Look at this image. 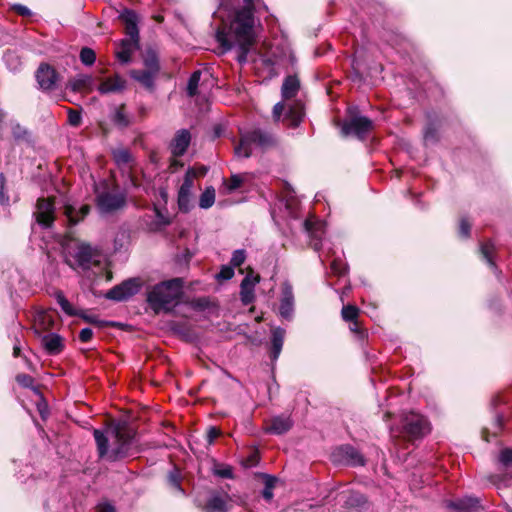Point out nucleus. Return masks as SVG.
<instances>
[{
    "label": "nucleus",
    "mask_w": 512,
    "mask_h": 512,
    "mask_svg": "<svg viewBox=\"0 0 512 512\" xmlns=\"http://www.w3.org/2000/svg\"><path fill=\"white\" fill-rule=\"evenodd\" d=\"M447 506L457 512H478L483 510L480 500L476 497H465L450 501Z\"/></svg>",
    "instance_id": "obj_29"
},
{
    "label": "nucleus",
    "mask_w": 512,
    "mask_h": 512,
    "mask_svg": "<svg viewBox=\"0 0 512 512\" xmlns=\"http://www.w3.org/2000/svg\"><path fill=\"white\" fill-rule=\"evenodd\" d=\"M112 156L115 163L120 167L122 165H127L132 160V155L130 151L126 148L114 149L112 151Z\"/></svg>",
    "instance_id": "obj_45"
},
{
    "label": "nucleus",
    "mask_w": 512,
    "mask_h": 512,
    "mask_svg": "<svg viewBox=\"0 0 512 512\" xmlns=\"http://www.w3.org/2000/svg\"><path fill=\"white\" fill-rule=\"evenodd\" d=\"M66 88L74 93H91L94 89V79L91 75L80 74L77 77L70 78Z\"/></svg>",
    "instance_id": "obj_26"
},
{
    "label": "nucleus",
    "mask_w": 512,
    "mask_h": 512,
    "mask_svg": "<svg viewBox=\"0 0 512 512\" xmlns=\"http://www.w3.org/2000/svg\"><path fill=\"white\" fill-rule=\"evenodd\" d=\"M139 47V41H134L132 39H122L120 41V49L116 52L117 59L123 63H129L131 61L132 53L135 49Z\"/></svg>",
    "instance_id": "obj_33"
},
{
    "label": "nucleus",
    "mask_w": 512,
    "mask_h": 512,
    "mask_svg": "<svg viewBox=\"0 0 512 512\" xmlns=\"http://www.w3.org/2000/svg\"><path fill=\"white\" fill-rule=\"evenodd\" d=\"M295 306V297L293 288L289 283H284L281 289V299L279 304V315L282 318L289 319L293 317Z\"/></svg>",
    "instance_id": "obj_17"
},
{
    "label": "nucleus",
    "mask_w": 512,
    "mask_h": 512,
    "mask_svg": "<svg viewBox=\"0 0 512 512\" xmlns=\"http://www.w3.org/2000/svg\"><path fill=\"white\" fill-rule=\"evenodd\" d=\"M427 123L424 127L423 138L425 144L437 143L439 141L438 130L441 126V120L438 115L434 112H429L426 114Z\"/></svg>",
    "instance_id": "obj_24"
},
{
    "label": "nucleus",
    "mask_w": 512,
    "mask_h": 512,
    "mask_svg": "<svg viewBox=\"0 0 512 512\" xmlns=\"http://www.w3.org/2000/svg\"><path fill=\"white\" fill-rule=\"evenodd\" d=\"M305 231L311 236L312 239L316 240L314 243L315 249H318L320 244V238L322 234V225L312 219H306L303 223Z\"/></svg>",
    "instance_id": "obj_36"
},
{
    "label": "nucleus",
    "mask_w": 512,
    "mask_h": 512,
    "mask_svg": "<svg viewBox=\"0 0 512 512\" xmlns=\"http://www.w3.org/2000/svg\"><path fill=\"white\" fill-rule=\"evenodd\" d=\"M161 329L170 332L180 340L187 343H197L204 334L202 327L192 322H162Z\"/></svg>",
    "instance_id": "obj_6"
},
{
    "label": "nucleus",
    "mask_w": 512,
    "mask_h": 512,
    "mask_svg": "<svg viewBox=\"0 0 512 512\" xmlns=\"http://www.w3.org/2000/svg\"><path fill=\"white\" fill-rule=\"evenodd\" d=\"M246 259V252L244 249L235 250L232 254L230 264L232 267H240Z\"/></svg>",
    "instance_id": "obj_58"
},
{
    "label": "nucleus",
    "mask_w": 512,
    "mask_h": 512,
    "mask_svg": "<svg viewBox=\"0 0 512 512\" xmlns=\"http://www.w3.org/2000/svg\"><path fill=\"white\" fill-rule=\"evenodd\" d=\"M184 280L180 277L161 281L147 293V303L155 315L172 313L183 301Z\"/></svg>",
    "instance_id": "obj_2"
},
{
    "label": "nucleus",
    "mask_w": 512,
    "mask_h": 512,
    "mask_svg": "<svg viewBox=\"0 0 512 512\" xmlns=\"http://www.w3.org/2000/svg\"><path fill=\"white\" fill-rule=\"evenodd\" d=\"M96 206L101 213L109 214L123 209L127 204L126 194L124 192L112 193L110 191L98 192L95 187Z\"/></svg>",
    "instance_id": "obj_8"
},
{
    "label": "nucleus",
    "mask_w": 512,
    "mask_h": 512,
    "mask_svg": "<svg viewBox=\"0 0 512 512\" xmlns=\"http://www.w3.org/2000/svg\"><path fill=\"white\" fill-rule=\"evenodd\" d=\"M119 19L125 24V33L134 41H139L138 15L134 10L124 9Z\"/></svg>",
    "instance_id": "obj_25"
},
{
    "label": "nucleus",
    "mask_w": 512,
    "mask_h": 512,
    "mask_svg": "<svg viewBox=\"0 0 512 512\" xmlns=\"http://www.w3.org/2000/svg\"><path fill=\"white\" fill-rule=\"evenodd\" d=\"M286 335L287 331L285 328L275 325L270 326L269 341L266 344V349L272 369L281 355Z\"/></svg>",
    "instance_id": "obj_11"
},
{
    "label": "nucleus",
    "mask_w": 512,
    "mask_h": 512,
    "mask_svg": "<svg viewBox=\"0 0 512 512\" xmlns=\"http://www.w3.org/2000/svg\"><path fill=\"white\" fill-rule=\"evenodd\" d=\"M234 276V267L223 265L217 274L219 280H230Z\"/></svg>",
    "instance_id": "obj_64"
},
{
    "label": "nucleus",
    "mask_w": 512,
    "mask_h": 512,
    "mask_svg": "<svg viewBox=\"0 0 512 512\" xmlns=\"http://www.w3.org/2000/svg\"><path fill=\"white\" fill-rule=\"evenodd\" d=\"M142 287L139 277L129 278L112 287L106 293V298L114 301H124L136 295Z\"/></svg>",
    "instance_id": "obj_10"
},
{
    "label": "nucleus",
    "mask_w": 512,
    "mask_h": 512,
    "mask_svg": "<svg viewBox=\"0 0 512 512\" xmlns=\"http://www.w3.org/2000/svg\"><path fill=\"white\" fill-rule=\"evenodd\" d=\"M349 330L359 340H364L368 336L367 329L363 326V322H349Z\"/></svg>",
    "instance_id": "obj_52"
},
{
    "label": "nucleus",
    "mask_w": 512,
    "mask_h": 512,
    "mask_svg": "<svg viewBox=\"0 0 512 512\" xmlns=\"http://www.w3.org/2000/svg\"><path fill=\"white\" fill-rule=\"evenodd\" d=\"M97 255L98 251L93 249L89 243L80 242L76 247L75 253L72 254L75 262L71 261L69 258H66L65 263L72 269H75V265H77L84 270H88L92 264H99V261H94V257Z\"/></svg>",
    "instance_id": "obj_12"
},
{
    "label": "nucleus",
    "mask_w": 512,
    "mask_h": 512,
    "mask_svg": "<svg viewBox=\"0 0 512 512\" xmlns=\"http://www.w3.org/2000/svg\"><path fill=\"white\" fill-rule=\"evenodd\" d=\"M498 462L505 469H508L510 466H512V449L508 447L502 449L498 456Z\"/></svg>",
    "instance_id": "obj_54"
},
{
    "label": "nucleus",
    "mask_w": 512,
    "mask_h": 512,
    "mask_svg": "<svg viewBox=\"0 0 512 512\" xmlns=\"http://www.w3.org/2000/svg\"><path fill=\"white\" fill-rule=\"evenodd\" d=\"M6 176L4 173H0V204L8 205L9 204V195L6 191Z\"/></svg>",
    "instance_id": "obj_59"
},
{
    "label": "nucleus",
    "mask_w": 512,
    "mask_h": 512,
    "mask_svg": "<svg viewBox=\"0 0 512 512\" xmlns=\"http://www.w3.org/2000/svg\"><path fill=\"white\" fill-rule=\"evenodd\" d=\"M293 427V420L290 416H274L266 421L264 431L268 434L282 435L287 433Z\"/></svg>",
    "instance_id": "obj_19"
},
{
    "label": "nucleus",
    "mask_w": 512,
    "mask_h": 512,
    "mask_svg": "<svg viewBox=\"0 0 512 512\" xmlns=\"http://www.w3.org/2000/svg\"><path fill=\"white\" fill-rule=\"evenodd\" d=\"M215 202V189L212 186L206 187L199 198V206L202 209H208L213 206Z\"/></svg>",
    "instance_id": "obj_44"
},
{
    "label": "nucleus",
    "mask_w": 512,
    "mask_h": 512,
    "mask_svg": "<svg viewBox=\"0 0 512 512\" xmlns=\"http://www.w3.org/2000/svg\"><path fill=\"white\" fill-rule=\"evenodd\" d=\"M196 177V170L194 168H189L185 173L183 183L181 184L179 191L191 193V188L193 187V179Z\"/></svg>",
    "instance_id": "obj_50"
},
{
    "label": "nucleus",
    "mask_w": 512,
    "mask_h": 512,
    "mask_svg": "<svg viewBox=\"0 0 512 512\" xmlns=\"http://www.w3.org/2000/svg\"><path fill=\"white\" fill-rule=\"evenodd\" d=\"M305 231L311 236L312 239L316 240L314 243L315 249H318L320 244V238L322 234V225L312 219H306L303 223Z\"/></svg>",
    "instance_id": "obj_37"
},
{
    "label": "nucleus",
    "mask_w": 512,
    "mask_h": 512,
    "mask_svg": "<svg viewBox=\"0 0 512 512\" xmlns=\"http://www.w3.org/2000/svg\"><path fill=\"white\" fill-rule=\"evenodd\" d=\"M90 211L91 206L89 204H83L79 209L70 203L63 205V214L66 216L70 227L83 221L89 215Z\"/></svg>",
    "instance_id": "obj_22"
},
{
    "label": "nucleus",
    "mask_w": 512,
    "mask_h": 512,
    "mask_svg": "<svg viewBox=\"0 0 512 512\" xmlns=\"http://www.w3.org/2000/svg\"><path fill=\"white\" fill-rule=\"evenodd\" d=\"M41 345L50 356L61 354L65 349L64 338L56 333H48L41 337Z\"/></svg>",
    "instance_id": "obj_23"
},
{
    "label": "nucleus",
    "mask_w": 512,
    "mask_h": 512,
    "mask_svg": "<svg viewBox=\"0 0 512 512\" xmlns=\"http://www.w3.org/2000/svg\"><path fill=\"white\" fill-rule=\"evenodd\" d=\"M487 478L492 484L498 485L508 479H512V472L506 471L499 474H490Z\"/></svg>",
    "instance_id": "obj_61"
},
{
    "label": "nucleus",
    "mask_w": 512,
    "mask_h": 512,
    "mask_svg": "<svg viewBox=\"0 0 512 512\" xmlns=\"http://www.w3.org/2000/svg\"><path fill=\"white\" fill-rule=\"evenodd\" d=\"M191 142V133L187 129H181L178 130L171 143H170V150L171 154L174 157H181L183 156Z\"/></svg>",
    "instance_id": "obj_21"
},
{
    "label": "nucleus",
    "mask_w": 512,
    "mask_h": 512,
    "mask_svg": "<svg viewBox=\"0 0 512 512\" xmlns=\"http://www.w3.org/2000/svg\"><path fill=\"white\" fill-rule=\"evenodd\" d=\"M243 184V178L238 174H233L230 176L229 181L227 183V189L232 192L239 189Z\"/></svg>",
    "instance_id": "obj_63"
},
{
    "label": "nucleus",
    "mask_w": 512,
    "mask_h": 512,
    "mask_svg": "<svg viewBox=\"0 0 512 512\" xmlns=\"http://www.w3.org/2000/svg\"><path fill=\"white\" fill-rule=\"evenodd\" d=\"M212 473L220 478L224 479H234V472L233 467L228 464L219 463L217 461H214Z\"/></svg>",
    "instance_id": "obj_39"
},
{
    "label": "nucleus",
    "mask_w": 512,
    "mask_h": 512,
    "mask_svg": "<svg viewBox=\"0 0 512 512\" xmlns=\"http://www.w3.org/2000/svg\"><path fill=\"white\" fill-rule=\"evenodd\" d=\"M144 65H145L144 70H147L157 76V74L160 70V65H159L158 57L155 54V52L151 51V52L147 53L146 57L144 58Z\"/></svg>",
    "instance_id": "obj_48"
},
{
    "label": "nucleus",
    "mask_w": 512,
    "mask_h": 512,
    "mask_svg": "<svg viewBox=\"0 0 512 512\" xmlns=\"http://www.w3.org/2000/svg\"><path fill=\"white\" fill-rule=\"evenodd\" d=\"M239 329H240V332L239 333H242V329H241V325L239 326ZM264 334H265V331L263 332H260L259 330H255L254 332L252 333H246V332H243V335L246 339V341L244 342L245 345H251V346H254V347H259L263 344V341H264Z\"/></svg>",
    "instance_id": "obj_42"
},
{
    "label": "nucleus",
    "mask_w": 512,
    "mask_h": 512,
    "mask_svg": "<svg viewBox=\"0 0 512 512\" xmlns=\"http://www.w3.org/2000/svg\"><path fill=\"white\" fill-rule=\"evenodd\" d=\"M331 271L337 276H343L347 272V268L340 259H334L330 265Z\"/></svg>",
    "instance_id": "obj_62"
},
{
    "label": "nucleus",
    "mask_w": 512,
    "mask_h": 512,
    "mask_svg": "<svg viewBox=\"0 0 512 512\" xmlns=\"http://www.w3.org/2000/svg\"><path fill=\"white\" fill-rule=\"evenodd\" d=\"M12 135L17 141H27L30 133L25 127L20 124H16L12 127Z\"/></svg>",
    "instance_id": "obj_55"
},
{
    "label": "nucleus",
    "mask_w": 512,
    "mask_h": 512,
    "mask_svg": "<svg viewBox=\"0 0 512 512\" xmlns=\"http://www.w3.org/2000/svg\"><path fill=\"white\" fill-rule=\"evenodd\" d=\"M35 79L41 91L51 92L57 88L60 74L49 63L41 62L35 71Z\"/></svg>",
    "instance_id": "obj_13"
},
{
    "label": "nucleus",
    "mask_w": 512,
    "mask_h": 512,
    "mask_svg": "<svg viewBox=\"0 0 512 512\" xmlns=\"http://www.w3.org/2000/svg\"><path fill=\"white\" fill-rule=\"evenodd\" d=\"M255 1L243 0V6L235 9L229 26L218 28L215 34L223 53L237 46L236 59L240 64L247 62L248 54L257 41L254 30Z\"/></svg>",
    "instance_id": "obj_1"
},
{
    "label": "nucleus",
    "mask_w": 512,
    "mask_h": 512,
    "mask_svg": "<svg viewBox=\"0 0 512 512\" xmlns=\"http://www.w3.org/2000/svg\"><path fill=\"white\" fill-rule=\"evenodd\" d=\"M304 116V105L300 101H295L286 111L283 118V123L287 127L296 128L303 121Z\"/></svg>",
    "instance_id": "obj_27"
},
{
    "label": "nucleus",
    "mask_w": 512,
    "mask_h": 512,
    "mask_svg": "<svg viewBox=\"0 0 512 512\" xmlns=\"http://www.w3.org/2000/svg\"><path fill=\"white\" fill-rule=\"evenodd\" d=\"M340 126V134L342 137L354 136L359 140H365L366 137L373 131V121L359 114L357 106L347 108V119L342 123L338 122Z\"/></svg>",
    "instance_id": "obj_5"
},
{
    "label": "nucleus",
    "mask_w": 512,
    "mask_h": 512,
    "mask_svg": "<svg viewBox=\"0 0 512 512\" xmlns=\"http://www.w3.org/2000/svg\"><path fill=\"white\" fill-rule=\"evenodd\" d=\"M68 123L73 127H79L82 124L81 110L68 108Z\"/></svg>",
    "instance_id": "obj_56"
},
{
    "label": "nucleus",
    "mask_w": 512,
    "mask_h": 512,
    "mask_svg": "<svg viewBox=\"0 0 512 512\" xmlns=\"http://www.w3.org/2000/svg\"><path fill=\"white\" fill-rule=\"evenodd\" d=\"M227 500H230L229 494L225 493L224 496H222L218 492H213L206 501L203 510L204 512H228L229 506Z\"/></svg>",
    "instance_id": "obj_30"
},
{
    "label": "nucleus",
    "mask_w": 512,
    "mask_h": 512,
    "mask_svg": "<svg viewBox=\"0 0 512 512\" xmlns=\"http://www.w3.org/2000/svg\"><path fill=\"white\" fill-rule=\"evenodd\" d=\"M300 89V81L297 75H288L284 78L281 87V95L284 100L294 98Z\"/></svg>",
    "instance_id": "obj_32"
},
{
    "label": "nucleus",
    "mask_w": 512,
    "mask_h": 512,
    "mask_svg": "<svg viewBox=\"0 0 512 512\" xmlns=\"http://www.w3.org/2000/svg\"><path fill=\"white\" fill-rule=\"evenodd\" d=\"M359 308L356 305L348 304L343 306L341 316L343 320H358Z\"/></svg>",
    "instance_id": "obj_51"
},
{
    "label": "nucleus",
    "mask_w": 512,
    "mask_h": 512,
    "mask_svg": "<svg viewBox=\"0 0 512 512\" xmlns=\"http://www.w3.org/2000/svg\"><path fill=\"white\" fill-rule=\"evenodd\" d=\"M91 324L96 325L99 329L104 328H115L124 332H132L135 330V327L129 322H90Z\"/></svg>",
    "instance_id": "obj_43"
},
{
    "label": "nucleus",
    "mask_w": 512,
    "mask_h": 512,
    "mask_svg": "<svg viewBox=\"0 0 512 512\" xmlns=\"http://www.w3.org/2000/svg\"><path fill=\"white\" fill-rule=\"evenodd\" d=\"M190 192L178 191V207L181 212L187 213L190 211Z\"/></svg>",
    "instance_id": "obj_53"
},
{
    "label": "nucleus",
    "mask_w": 512,
    "mask_h": 512,
    "mask_svg": "<svg viewBox=\"0 0 512 512\" xmlns=\"http://www.w3.org/2000/svg\"><path fill=\"white\" fill-rule=\"evenodd\" d=\"M432 429L428 418L420 413L409 411L401 415L399 433L409 443L421 441Z\"/></svg>",
    "instance_id": "obj_4"
},
{
    "label": "nucleus",
    "mask_w": 512,
    "mask_h": 512,
    "mask_svg": "<svg viewBox=\"0 0 512 512\" xmlns=\"http://www.w3.org/2000/svg\"><path fill=\"white\" fill-rule=\"evenodd\" d=\"M167 480L170 486L180 492H184L181 486V475L177 470L171 471L167 476Z\"/></svg>",
    "instance_id": "obj_57"
},
{
    "label": "nucleus",
    "mask_w": 512,
    "mask_h": 512,
    "mask_svg": "<svg viewBox=\"0 0 512 512\" xmlns=\"http://www.w3.org/2000/svg\"><path fill=\"white\" fill-rule=\"evenodd\" d=\"M254 145L265 152L278 145L277 138L271 132L255 128L240 135L239 143L235 146V154L249 158L252 155L251 146Z\"/></svg>",
    "instance_id": "obj_3"
},
{
    "label": "nucleus",
    "mask_w": 512,
    "mask_h": 512,
    "mask_svg": "<svg viewBox=\"0 0 512 512\" xmlns=\"http://www.w3.org/2000/svg\"><path fill=\"white\" fill-rule=\"evenodd\" d=\"M80 61L85 66H92L96 61V53L92 48L83 47L79 54Z\"/></svg>",
    "instance_id": "obj_49"
},
{
    "label": "nucleus",
    "mask_w": 512,
    "mask_h": 512,
    "mask_svg": "<svg viewBox=\"0 0 512 512\" xmlns=\"http://www.w3.org/2000/svg\"><path fill=\"white\" fill-rule=\"evenodd\" d=\"M16 382L23 388L31 389L35 394H40L38 386L34 385V378L25 373H19L15 377Z\"/></svg>",
    "instance_id": "obj_46"
},
{
    "label": "nucleus",
    "mask_w": 512,
    "mask_h": 512,
    "mask_svg": "<svg viewBox=\"0 0 512 512\" xmlns=\"http://www.w3.org/2000/svg\"><path fill=\"white\" fill-rule=\"evenodd\" d=\"M190 310L201 314L205 317L218 318L219 314V302L216 298L211 296H200L192 299H188L183 302Z\"/></svg>",
    "instance_id": "obj_14"
},
{
    "label": "nucleus",
    "mask_w": 512,
    "mask_h": 512,
    "mask_svg": "<svg viewBox=\"0 0 512 512\" xmlns=\"http://www.w3.org/2000/svg\"><path fill=\"white\" fill-rule=\"evenodd\" d=\"M126 80L119 74L107 77L101 81L97 90L101 94L119 93L126 88Z\"/></svg>",
    "instance_id": "obj_28"
},
{
    "label": "nucleus",
    "mask_w": 512,
    "mask_h": 512,
    "mask_svg": "<svg viewBox=\"0 0 512 512\" xmlns=\"http://www.w3.org/2000/svg\"><path fill=\"white\" fill-rule=\"evenodd\" d=\"M139 451L140 450L135 447L134 442L114 439V447L111 449L108 455V461H122L128 457L133 456Z\"/></svg>",
    "instance_id": "obj_16"
},
{
    "label": "nucleus",
    "mask_w": 512,
    "mask_h": 512,
    "mask_svg": "<svg viewBox=\"0 0 512 512\" xmlns=\"http://www.w3.org/2000/svg\"><path fill=\"white\" fill-rule=\"evenodd\" d=\"M130 76L139 82L149 92L155 91V78L156 75L143 69H133L130 71Z\"/></svg>",
    "instance_id": "obj_31"
},
{
    "label": "nucleus",
    "mask_w": 512,
    "mask_h": 512,
    "mask_svg": "<svg viewBox=\"0 0 512 512\" xmlns=\"http://www.w3.org/2000/svg\"><path fill=\"white\" fill-rule=\"evenodd\" d=\"M260 281V276L256 274L253 276V270L243 278L240 285V298L243 305L251 304L255 299L254 287Z\"/></svg>",
    "instance_id": "obj_18"
},
{
    "label": "nucleus",
    "mask_w": 512,
    "mask_h": 512,
    "mask_svg": "<svg viewBox=\"0 0 512 512\" xmlns=\"http://www.w3.org/2000/svg\"><path fill=\"white\" fill-rule=\"evenodd\" d=\"M108 428L115 440L134 442L137 434L136 430L127 420H111L108 423Z\"/></svg>",
    "instance_id": "obj_15"
},
{
    "label": "nucleus",
    "mask_w": 512,
    "mask_h": 512,
    "mask_svg": "<svg viewBox=\"0 0 512 512\" xmlns=\"http://www.w3.org/2000/svg\"><path fill=\"white\" fill-rule=\"evenodd\" d=\"M93 436L97 446V453L100 458L106 457L108 459L109 439L105 433L99 429H93Z\"/></svg>",
    "instance_id": "obj_35"
},
{
    "label": "nucleus",
    "mask_w": 512,
    "mask_h": 512,
    "mask_svg": "<svg viewBox=\"0 0 512 512\" xmlns=\"http://www.w3.org/2000/svg\"><path fill=\"white\" fill-rule=\"evenodd\" d=\"M480 253L483 259L487 261L490 267L496 268V264L493 259V255L495 253V246L492 241L488 240L486 242L481 243Z\"/></svg>",
    "instance_id": "obj_41"
},
{
    "label": "nucleus",
    "mask_w": 512,
    "mask_h": 512,
    "mask_svg": "<svg viewBox=\"0 0 512 512\" xmlns=\"http://www.w3.org/2000/svg\"><path fill=\"white\" fill-rule=\"evenodd\" d=\"M55 297L58 305L66 316L78 317L80 320H95L94 317L88 315L85 310L79 309L69 302L62 291H57Z\"/></svg>",
    "instance_id": "obj_20"
},
{
    "label": "nucleus",
    "mask_w": 512,
    "mask_h": 512,
    "mask_svg": "<svg viewBox=\"0 0 512 512\" xmlns=\"http://www.w3.org/2000/svg\"><path fill=\"white\" fill-rule=\"evenodd\" d=\"M305 231L311 236L312 239L316 240L314 243L315 249H318L320 244V238L322 234V225L312 219H306L303 223Z\"/></svg>",
    "instance_id": "obj_38"
},
{
    "label": "nucleus",
    "mask_w": 512,
    "mask_h": 512,
    "mask_svg": "<svg viewBox=\"0 0 512 512\" xmlns=\"http://www.w3.org/2000/svg\"><path fill=\"white\" fill-rule=\"evenodd\" d=\"M263 477H264V489L262 491V497L266 501L269 502L273 498V489L275 487L277 479H276V477L268 475V474H264Z\"/></svg>",
    "instance_id": "obj_47"
},
{
    "label": "nucleus",
    "mask_w": 512,
    "mask_h": 512,
    "mask_svg": "<svg viewBox=\"0 0 512 512\" xmlns=\"http://www.w3.org/2000/svg\"><path fill=\"white\" fill-rule=\"evenodd\" d=\"M37 211L34 213L36 222L44 229L52 228L56 220L55 197H40L36 202Z\"/></svg>",
    "instance_id": "obj_9"
},
{
    "label": "nucleus",
    "mask_w": 512,
    "mask_h": 512,
    "mask_svg": "<svg viewBox=\"0 0 512 512\" xmlns=\"http://www.w3.org/2000/svg\"><path fill=\"white\" fill-rule=\"evenodd\" d=\"M111 122L118 129H126L131 125V120L126 113V104L122 103L114 109V112L111 114Z\"/></svg>",
    "instance_id": "obj_34"
},
{
    "label": "nucleus",
    "mask_w": 512,
    "mask_h": 512,
    "mask_svg": "<svg viewBox=\"0 0 512 512\" xmlns=\"http://www.w3.org/2000/svg\"><path fill=\"white\" fill-rule=\"evenodd\" d=\"M331 461L336 465L364 466L366 460L358 449L350 444L335 447L330 455Z\"/></svg>",
    "instance_id": "obj_7"
},
{
    "label": "nucleus",
    "mask_w": 512,
    "mask_h": 512,
    "mask_svg": "<svg viewBox=\"0 0 512 512\" xmlns=\"http://www.w3.org/2000/svg\"><path fill=\"white\" fill-rule=\"evenodd\" d=\"M458 234L462 238H469L471 234V223L466 217L460 219Z\"/></svg>",
    "instance_id": "obj_60"
},
{
    "label": "nucleus",
    "mask_w": 512,
    "mask_h": 512,
    "mask_svg": "<svg viewBox=\"0 0 512 512\" xmlns=\"http://www.w3.org/2000/svg\"><path fill=\"white\" fill-rule=\"evenodd\" d=\"M202 71L195 70L189 77L186 93L189 97H195L199 94L198 87L201 80Z\"/></svg>",
    "instance_id": "obj_40"
}]
</instances>
